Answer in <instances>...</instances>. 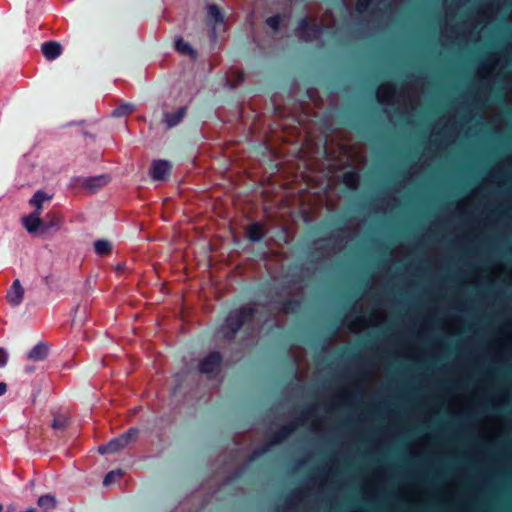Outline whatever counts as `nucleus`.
<instances>
[{
	"label": "nucleus",
	"mask_w": 512,
	"mask_h": 512,
	"mask_svg": "<svg viewBox=\"0 0 512 512\" xmlns=\"http://www.w3.org/2000/svg\"><path fill=\"white\" fill-rule=\"evenodd\" d=\"M138 430L130 429L127 433L121 435L120 437L112 440L107 445L99 447L98 451L101 454H106L110 452H117L125 447H127L132 441L137 437Z\"/></svg>",
	"instance_id": "obj_1"
},
{
	"label": "nucleus",
	"mask_w": 512,
	"mask_h": 512,
	"mask_svg": "<svg viewBox=\"0 0 512 512\" xmlns=\"http://www.w3.org/2000/svg\"><path fill=\"white\" fill-rule=\"evenodd\" d=\"M171 169V163L167 160H155L152 163L150 174L156 181L167 179Z\"/></svg>",
	"instance_id": "obj_2"
},
{
	"label": "nucleus",
	"mask_w": 512,
	"mask_h": 512,
	"mask_svg": "<svg viewBox=\"0 0 512 512\" xmlns=\"http://www.w3.org/2000/svg\"><path fill=\"white\" fill-rule=\"evenodd\" d=\"M24 297V288L19 280L13 282L12 288L7 293V299L13 306H18Z\"/></svg>",
	"instance_id": "obj_3"
},
{
	"label": "nucleus",
	"mask_w": 512,
	"mask_h": 512,
	"mask_svg": "<svg viewBox=\"0 0 512 512\" xmlns=\"http://www.w3.org/2000/svg\"><path fill=\"white\" fill-rule=\"evenodd\" d=\"M40 212L28 215L23 218V225L29 233H34L43 227V223L39 217Z\"/></svg>",
	"instance_id": "obj_4"
},
{
	"label": "nucleus",
	"mask_w": 512,
	"mask_h": 512,
	"mask_svg": "<svg viewBox=\"0 0 512 512\" xmlns=\"http://www.w3.org/2000/svg\"><path fill=\"white\" fill-rule=\"evenodd\" d=\"M220 364V356L216 353L209 355L201 364L200 370L204 373L214 372Z\"/></svg>",
	"instance_id": "obj_5"
},
{
	"label": "nucleus",
	"mask_w": 512,
	"mask_h": 512,
	"mask_svg": "<svg viewBox=\"0 0 512 512\" xmlns=\"http://www.w3.org/2000/svg\"><path fill=\"white\" fill-rule=\"evenodd\" d=\"M208 24L215 29L218 25L223 23V15L216 5H210L207 9Z\"/></svg>",
	"instance_id": "obj_6"
},
{
	"label": "nucleus",
	"mask_w": 512,
	"mask_h": 512,
	"mask_svg": "<svg viewBox=\"0 0 512 512\" xmlns=\"http://www.w3.org/2000/svg\"><path fill=\"white\" fill-rule=\"evenodd\" d=\"M42 51L48 60H52L60 55L62 48L57 42H47L42 45Z\"/></svg>",
	"instance_id": "obj_7"
},
{
	"label": "nucleus",
	"mask_w": 512,
	"mask_h": 512,
	"mask_svg": "<svg viewBox=\"0 0 512 512\" xmlns=\"http://www.w3.org/2000/svg\"><path fill=\"white\" fill-rule=\"evenodd\" d=\"M243 312L240 310L233 311L226 319V326L234 333L241 326V316Z\"/></svg>",
	"instance_id": "obj_8"
},
{
	"label": "nucleus",
	"mask_w": 512,
	"mask_h": 512,
	"mask_svg": "<svg viewBox=\"0 0 512 512\" xmlns=\"http://www.w3.org/2000/svg\"><path fill=\"white\" fill-rule=\"evenodd\" d=\"M186 109L184 107L178 109L176 112L165 114V122L168 127L177 125L184 117Z\"/></svg>",
	"instance_id": "obj_9"
},
{
	"label": "nucleus",
	"mask_w": 512,
	"mask_h": 512,
	"mask_svg": "<svg viewBox=\"0 0 512 512\" xmlns=\"http://www.w3.org/2000/svg\"><path fill=\"white\" fill-rule=\"evenodd\" d=\"M247 236L253 242L259 241L264 236V230L260 224L254 223L248 227Z\"/></svg>",
	"instance_id": "obj_10"
},
{
	"label": "nucleus",
	"mask_w": 512,
	"mask_h": 512,
	"mask_svg": "<svg viewBox=\"0 0 512 512\" xmlns=\"http://www.w3.org/2000/svg\"><path fill=\"white\" fill-rule=\"evenodd\" d=\"M175 45H176V49L180 53L191 56L193 58L196 56V53H195L194 49L191 47V45L189 43L185 42L182 38L176 39Z\"/></svg>",
	"instance_id": "obj_11"
},
{
	"label": "nucleus",
	"mask_w": 512,
	"mask_h": 512,
	"mask_svg": "<svg viewBox=\"0 0 512 512\" xmlns=\"http://www.w3.org/2000/svg\"><path fill=\"white\" fill-rule=\"evenodd\" d=\"M48 351V347L45 344L36 345L28 354L30 359L41 360L43 359Z\"/></svg>",
	"instance_id": "obj_12"
},
{
	"label": "nucleus",
	"mask_w": 512,
	"mask_h": 512,
	"mask_svg": "<svg viewBox=\"0 0 512 512\" xmlns=\"http://www.w3.org/2000/svg\"><path fill=\"white\" fill-rule=\"evenodd\" d=\"M56 503L57 501L55 497L51 495H44L38 499V505L44 510L54 508L56 506Z\"/></svg>",
	"instance_id": "obj_13"
},
{
	"label": "nucleus",
	"mask_w": 512,
	"mask_h": 512,
	"mask_svg": "<svg viewBox=\"0 0 512 512\" xmlns=\"http://www.w3.org/2000/svg\"><path fill=\"white\" fill-rule=\"evenodd\" d=\"M49 199H51V195H48L42 191H38L33 196L31 203L36 206V211L40 212V210L42 208V203L45 200H49Z\"/></svg>",
	"instance_id": "obj_14"
},
{
	"label": "nucleus",
	"mask_w": 512,
	"mask_h": 512,
	"mask_svg": "<svg viewBox=\"0 0 512 512\" xmlns=\"http://www.w3.org/2000/svg\"><path fill=\"white\" fill-rule=\"evenodd\" d=\"M95 251L100 255H106L110 253L112 245L107 240H98L95 242Z\"/></svg>",
	"instance_id": "obj_15"
},
{
	"label": "nucleus",
	"mask_w": 512,
	"mask_h": 512,
	"mask_svg": "<svg viewBox=\"0 0 512 512\" xmlns=\"http://www.w3.org/2000/svg\"><path fill=\"white\" fill-rule=\"evenodd\" d=\"M69 418L65 415H58L54 418L52 426L56 429L64 428L68 424Z\"/></svg>",
	"instance_id": "obj_16"
},
{
	"label": "nucleus",
	"mask_w": 512,
	"mask_h": 512,
	"mask_svg": "<svg viewBox=\"0 0 512 512\" xmlns=\"http://www.w3.org/2000/svg\"><path fill=\"white\" fill-rule=\"evenodd\" d=\"M343 181L347 187L354 188L357 184L358 178L355 174L348 173L344 176Z\"/></svg>",
	"instance_id": "obj_17"
},
{
	"label": "nucleus",
	"mask_w": 512,
	"mask_h": 512,
	"mask_svg": "<svg viewBox=\"0 0 512 512\" xmlns=\"http://www.w3.org/2000/svg\"><path fill=\"white\" fill-rule=\"evenodd\" d=\"M121 475H122L121 470H114V471H111V472H109V473L105 476L104 481H103V484H104L105 486H108V485H110V484L114 481V479H115V478H117V477H119V476H121Z\"/></svg>",
	"instance_id": "obj_18"
},
{
	"label": "nucleus",
	"mask_w": 512,
	"mask_h": 512,
	"mask_svg": "<svg viewBox=\"0 0 512 512\" xmlns=\"http://www.w3.org/2000/svg\"><path fill=\"white\" fill-rule=\"evenodd\" d=\"M280 19L279 17H271L267 20V24L273 28L274 30H277L279 27Z\"/></svg>",
	"instance_id": "obj_19"
},
{
	"label": "nucleus",
	"mask_w": 512,
	"mask_h": 512,
	"mask_svg": "<svg viewBox=\"0 0 512 512\" xmlns=\"http://www.w3.org/2000/svg\"><path fill=\"white\" fill-rule=\"evenodd\" d=\"M103 183H104V178L103 177L96 178V179H91V180L88 181V185L91 188L98 187V186H100Z\"/></svg>",
	"instance_id": "obj_20"
},
{
	"label": "nucleus",
	"mask_w": 512,
	"mask_h": 512,
	"mask_svg": "<svg viewBox=\"0 0 512 512\" xmlns=\"http://www.w3.org/2000/svg\"><path fill=\"white\" fill-rule=\"evenodd\" d=\"M7 362V356L5 353V350L3 348H0V367L4 366Z\"/></svg>",
	"instance_id": "obj_21"
},
{
	"label": "nucleus",
	"mask_w": 512,
	"mask_h": 512,
	"mask_svg": "<svg viewBox=\"0 0 512 512\" xmlns=\"http://www.w3.org/2000/svg\"><path fill=\"white\" fill-rule=\"evenodd\" d=\"M7 390V385L5 383H0V396L3 395Z\"/></svg>",
	"instance_id": "obj_22"
},
{
	"label": "nucleus",
	"mask_w": 512,
	"mask_h": 512,
	"mask_svg": "<svg viewBox=\"0 0 512 512\" xmlns=\"http://www.w3.org/2000/svg\"><path fill=\"white\" fill-rule=\"evenodd\" d=\"M3 509L2 505L0 504V511Z\"/></svg>",
	"instance_id": "obj_23"
}]
</instances>
